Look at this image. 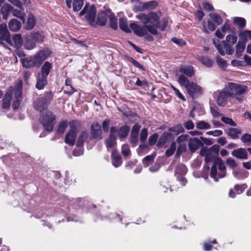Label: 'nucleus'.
Here are the masks:
<instances>
[{
	"label": "nucleus",
	"mask_w": 251,
	"mask_h": 251,
	"mask_svg": "<svg viewBox=\"0 0 251 251\" xmlns=\"http://www.w3.org/2000/svg\"><path fill=\"white\" fill-rule=\"evenodd\" d=\"M31 39H33L35 42H42L44 40V36L40 33H34L30 35Z\"/></svg>",
	"instance_id": "obj_50"
},
{
	"label": "nucleus",
	"mask_w": 251,
	"mask_h": 251,
	"mask_svg": "<svg viewBox=\"0 0 251 251\" xmlns=\"http://www.w3.org/2000/svg\"><path fill=\"white\" fill-rule=\"evenodd\" d=\"M176 149V144L175 142H173L170 146V147L166 151L165 154L168 157L172 155Z\"/></svg>",
	"instance_id": "obj_48"
},
{
	"label": "nucleus",
	"mask_w": 251,
	"mask_h": 251,
	"mask_svg": "<svg viewBox=\"0 0 251 251\" xmlns=\"http://www.w3.org/2000/svg\"><path fill=\"white\" fill-rule=\"evenodd\" d=\"M122 152L125 156H128L130 154V150L127 145H124L122 148Z\"/></svg>",
	"instance_id": "obj_64"
},
{
	"label": "nucleus",
	"mask_w": 251,
	"mask_h": 251,
	"mask_svg": "<svg viewBox=\"0 0 251 251\" xmlns=\"http://www.w3.org/2000/svg\"><path fill=\"white\" fill-rule=\"evenodd\" d=\"M21 27V23L16 19H12L9 22V28L11 31H17Z\"/></svg>",
	"instance_id": "obj_27"
},
{
	"label": "nucleus",
	"mask_w": 251,
	"mask_h": 251,
	"mask_svg": "<svg viewBox=\"0 0 251 251\" xmlns=\"http://www.w3.org/2000/svg\"><path fill=\"white\" fill-rule=\"evenodd\" d=\"M226 175V167L220 158H217L211 167L210 176L215 181Z\"/></svg>",
	"instance_id": "obj_3"
},
{
	"label": "nucleus",
	"mask_w": 251,
	"mask_h": 251,
	"mask_svg": "<svg viewBox=\"0 0 251 251\" xmlns=\"http://www.w3.org/2000/svg\"><path fill=\"white\" fill-rule=\"evenodd\" d=\"M12 90L9 89L6 93L3 99L2 107L6 109L10 106V103L12 100Z\"/></svg>",
	"instance_id": "obj_23"
},
{
	"label": "nucleus",
	"mask_w": 251,
	"mask_h": 251,
	"mask_svg": "<svg viewBox=\"0 0 251 251\" xmlns=\"http://www.w3.org/2000/svg\"><path fill=\"white\" fill-rule=\"evenodd\" d=\"M239 37L241 42L246 44L249 40L251 39V31L246 30L240 32Z\"/></svg>",
	"instance_id": "obj_31"
},
{
	"label": "nucleus",
	"mask_w": 251,
	"mask_h": 251,
	"mask_svg": "<svg viewBox=\"0 0 251 251\" xmlns=\"http://www.w3.org/2000/svg\"><path fill=\"white\" fill-rule=\"evenodd\" d=\"M186 90L190 96L197 97L202 94V88L194 82H191L186 88Z\"/></svg>",
	"instance_id": "obj_12"
},
{
	"label": "nucleus",
	"mask_w": 251,
	"mask_h": 251,
	"mask_svg": "<svg viewBox=\"0 0 251 251\" xmlns=\"http://www.w3.org/2000/svg\"><path fill=\"white\" fill-rule=\"evenodd\" d=\"M245 48V43L239 41L237 43L236 48V53L238 56L241 55L242 52L244 51Z\"/></svg>",
	"instance_id": "obj_41"
},
{
	"label": "nucleus",
	"mask_w": 251,
	"mask_h": 251,
	"mask_svg": "<svg viewBox=\"0 0 251 251\" xmlns=\"http://www.w3.org/2000/svg\"><path fill=\"white\" fill-rule=\"evenodd\" d=\"M15 98L12 103V107L13 109H17L20 104L22 98V86L20 84V88H18L15 91L14 93Z\"/></svg>",
	"instance_id": "obj_17"
},
{
	"label": "nucleus",
	"mask_w": 251,
	"mask_h": 251,
	"mask_svg": "<svg viewBox=\"0 0 251 251\" xmlns=\"http://www.w3.org/2000/svg\"><path fill=\"white\" fill-rule=\"evenodd\" d=\"M91 139L100 140L102 138L101 126L98 123H93L91 126Z\"/></svg>",
	"instance_id": "obj_14"
},
{
	"label": "nucleus",
	"mask_w": 251,
	"mask_h": 251,
	"mask_svg": "<svg viewBox=\"0 0 251 251\" xmlns=\"http://www.w3.org/2000/svg\"><path fill=\"white\" fill-rule=\"evenodd\" d=\"M147 136L148 130L146 128H144L142 129L140 133V138L141 141L143 142H144L146 140Z\"/></svg>",
	"instance_id": "obj_60"
},
{
	"label": "nucleus",
	"mask_w": 251,
	"mask_h": 251,
	"mask_svg": "<svg viewBox=\"0 0 251 251\" xmlns=\"http://www.w3.org/2000/svg\"><path fill=\"white\" fill-rule=\"evenodd\" d=\"M13 39L16 46L17 47H20L21 46L22 44V38L20 34H15L13 37Z\"/></svg>",
	"instance_id": "obj_51"
},
{
	"label": "nucleus",
	"mask_w": 251,
	"mask_h": 251,
	"mask_svg": "<svg viewBox=\"0 0 251 251\" xmlns=\"http://www.w3.org/2000/svg\"><path fill=\"white\" fill-rule=\"evenodd\" d=\"M117 130L115 126H112L110 128V134L108 138L104 141L107 149L112 148L116 144V138Z\"/></svg>",
	"instance_id": "obj_13"
},
{
	"label": "nucleus",
	"mask_w": 251,
	"mask_h": 251,
	"mask_svg": "<svg viewBox=\"0 0 251 251\" xmlns=\"http://www.w3.org/2000/svg\"><path fill=\"white\" fill-rule=\"evenodd\" d=\"M44 61L41 56L37 53L33 57L22 59V64L25 68H30L33 66H39Z\"/></svg>",
	"instance_id": "obj_10"
},
{
	"label": "nucleus",
	"mask_w": 251,
	"mask_h": 251,
	"mask_svg": "<svg viewBox=\"0 0 251 251\" xmlns=\"http://www.w3.org/2000/svg\"><path fill=\"white\" fill-rule=\"evenodd\" d=\"M24 46L25 48L28 50H32L35 47V42L33 39H31V36L27 39L25 43Z\"/></svg>",
	"instance_id": "obj_40"
},
{
	"label": "nucleus",
	"mask_w": 251,
	"mask_h": 251,
	"mask_svg": "<svg viewBox=\"0 0 251 251\" xmlns=\"http://www.w3.org/2000/svg\"><path fill=\"white\" fill-rule=\"evenodd\" d=\"M83 5V0H74L73 7L74 11L80 10Z\"/></svg>",
	"instance_id": "obj_42"
},
{
	"label": "nucleus",
	"mask_w": 251,
	"mask_h": 251,
	"mask_svg": "<svg viewBox=\"0 0 251 251\" xmlns=\"http://www.w3.org/2000/svg\"><path fill=\"white\" fill-rule=\"evenodd\" d=\"M129 131V128L127 126L122 127L118 131H117V134L118 133L120 138H125L127 136Z\"/></svg>",
	"instance_id": "obj_44"
},
{
	"label": "nucleus",
	"mask_w": 251,
	"mask_h": 251,
	"mask_svg": "<svg viewBox=\"0 0 251 251\" xmlns=\"http://www.w3.org/2000/svg\"><path fill=\"white\" fill-rule=\"evenodd\" d=\"M200 153L201 155L205 156V161L206 163H208L211 161H213L214 162L215 160L217 158H216L215 154L211 152L210 151H209L208 149L206 147L202 148L201 150Z\"/></svg>",
	"instance_id": "obj_15"
},
{
	"label": "nucleus",
	"mask_w": 251,
	"mask_h": 251,
	"mask_svg": "<svg viewBox=\"0 0 251 251\" xmlns=\"http://www.w3.org/2000/svg\"><path fill=\"white\" fill-rule=\"evenodd\" d=\"M154 158V155H153L147 156L143 160V163L145 166L147 167L153 162Z\"/></svg>",
	"instance_id": "obj_53"
},
{
	"label": "nucleus",
	"mask_w": 251,
	"mask_h": 251,
	"mask_svg": "<svg viewBox=\"0 0 251 251\" xmlns=\"http://www.w3.org/2000/svg\"><path fill=\"white\" fill-rule=\"evenodd\" d=\"M236 36L232 35H228L226 37V40L223 41L221 43L218 40H213V44L219 53L222 55H224L225 53L224 50H226V52L229 54L233 53L234 50L232 46L235 44L237 41Z\"/></svg>",
	"instance_id": "obj_1"
},
{
	"label": "nucleus",
	"mask_w": 251,
	"mask_h": 251,
	"mask_svg": "<svg viewBox=\"0 0 251 251\" xmlns=\"http://www.w3.org/2000/svg\"><path fill=\"white\" fill-rule=\"evenodd\" d=\"M178 82L180 85L184 86L185 88L191 83L187 77L183 74H181L178 76Z\"/></svg>",
	"instance_id": "obj_35"
},
{
	"label": "nucleus",
	"mask_w": 251,
	"mask_h": 251,
	"mask_svg": "<svg viewBox=\"0 0 251 251\" xmlns=\"http://www.w3.org/2000/svg\"><path fill=\"white\" fill-rule=\"evenodd\" d=\"M179 72L188 77H191L194 74V68L191 66H182L179 68Z\"/></svg>",
	"instance_id": "obj_22"
},
{
	"label": "nucleus",
	"mask_w": 251,
	"mask_h": 251,
	"mask_svg": "<svg viewBox=\"0 0 251 251\" xmlns=\"http://www.w3.org/2000/svg\"><path fill=\"white\" fill-rule=\"evenodd\" d=\"M86 15V18L89 23L92 26H95L96 23L95 21V17L96 14V10L93 5L90 7H87L85 5L83 9L80 12V15L82 16Z\"/></svg>",
	"instance_id": "obj_9"
},
{
	"label": "nucleus",
	"mask_w": 251,
	"mask_h": 251,
	"mask_svg": "<svg viewBox=\"0 0 251 251\" xmlns=\"http://www.w3.org/2000/svg\"><path fill=\"white\" fill-rule=\"evenodd\" d=\"M119 26L120 28L126 33L131 32L130 28L127 24V20L126 18H122L120 19Z\"/></svg>",
	"instance_id": "obj_32"
},
{
	"label": "nucleus",
	"mask_w": 251,
	"mask_h": 251,
	"mask_svg": "<svg viewBox=\"0 0 251 251\" xmlns=\"http://www.w3.org/2000/svg\"><path fill=\"white\" fill-rule=\"evenodd\" d=\"M47 77L38 75L36 87L38 89L41 90L47 84Z\"/></svg>",
	"instance_id": "obj_28"
},
{
	"label": "nucleus",
	"mask_w": 251,
	"mask_h": 251,
	"mask_svg": "<svg viewBox=\"0 0 251 251\" xmlns=\"http://www.w3.org/2000/svg\"><path fill=\"white\" fill-rule=\"evenodd\" d=\"M136 18L141 20L144 25H156L157 28L158 27L159 17L154 12H151L147 15L142 13L136 15Z\"/></svg>",
	"instance_id": "obj_4"
},
{
	"label": "nucleus",
	"mask_w": 251,
	"mask_h": 251,
	"mask_svg": "<svg viewBox=\"0 0 251 251\" xmlns=\"http://www.w3.org/2000/svg\"><path fill=\"white\" fill-rule=\"evenodd\" d=\"M13 7L10 4L6 3L2 5L0 9V13L3 16V18L6 20L8 18L9 12L12 10Z\"/></svg>",
	"instance_id": "obj_26"
},
{
	"label": "nucleus",
	"mask_w": 251,
	"mask_h": 251,
	"mask_svg": "<svg viewBox=\"0 0 251 251\" xmlns=\"http://www.w3.org/2000/svg\"><path fill=\"white\" fill-rule=\"evenodd\" d=\"M231 154L234 157L240 159H246L248 156L246 150L242 148L234 150L232 151Z\"/></svg>",
	"instance_id": "obj_19"
},
{
	"label": "nucleus",
	"mask_w": 251,
	"mask_h": 251,
	"mask_svg": "<svg viewBox=\"0 0 251 251\" xmlns=\"http://www.w3.org/2000/svg\"><path fill=\"white\" fill-rule=\"evenodd\" d=\"M0 35L1 36L0 37V44H2L3 41H8L9 39V33L6 24L0 25Z\"/></svg>",
	"instance_id": "obj_18"
},
{
	"label": "nucleus",
	"mask_w": 251,
	"mask_h": 251,
	"mask_svg": "<svg viewBox=\"0 0 251 251\" xmlns=\"http://www.w3.org/2000/svg\"><path fill=\"white\" fill-rule=\"evenodd\" d=\"M198 59L201 62L202 64L207 67H211L214 63L213 61H212L208 57L202 55L199 56Z\"/></svg>",
	"instance_id": "obj_33"
},
{
	"label": "nucleus",
	"mask_w": 251,
	"mask_h": 251,
	"mask_svg": "<svg viewBox=\"0 0 251 251\" xmlns=\"http://www.w3.org/2000/svg\"><path fill=\"white\" fill-rule=\"evenodd\" d=\"M187 173V168L185 165L182 164H178L175 171V174L183 176Z\"/></svg>",
	"instance_id": "obj_36"
},
{
	"label": "nucleus",
	"mask_w": 251,
	"mask_h": 251,
	"mask_svg": "<svg viewBox=\"0 0 251 251\" xmlns=\"http://www.w3.org/2000/svg\"><path fill=\"white\" fill-rule=\"evenodd\" d=\"M108 17H109V16L105 12H99L98 15L97 21L96 22V25H104L107 23Z\"/></svg>",
	"instance_id": "obj_21"
},
{
	"label": "nucleus",
	"mask_w": 251,
	"mask_h": 251,
	"mask_svg": "<svg viewBox=\"0 0 251 251\" xmlns=\"http://www.w3.org/2000/svg\"><path fill=\"white\" fill-rule=\"evenodd\" d=\"M227 88L231 91L230 93L234 94L232 97L235 98L240 101L241 100V99L238 96L241 95L248 91V87L245 85L233 82L228 83L227 85Z\"/></svg>",
	"instance_id": "obj_5"
},
{
	"label": "nucleus",
	"mask_w": 251,
	"mask_h": 251,
	"mask_svg": "<svg viewBox=\"0 0 251 251\" xmlns=\"http://www.w3.org/2000/svg\"><path fill=\"white\" fill-rule=\"evenodd\" d=\"M169 130L176 135L184 132V129L181 124L172 126L169 128Z\"/></svg>",
	"instance_id": "obj_34"
},
{
	"label": "nucleus",
	"mask_w": 251,
	"mask_h": 251,
	"mask_svg": "<svg viewBox=\"0 0 251 251\" xmlns=\"http://www.w3.org/2000/svg\"><path fill=\"white\" fill-rule=\"evenodd\" d=\"M51 68V64L49 62H46L42 67L41 73L39 75L47 77L50 73Z\"/></svg>",
	"instance_id": "obj_30"
},
{
	"label": "nucleus",
	"mask_w": 251,
	"mask_h": 251,
	"mask_svg": "<svg viewBox=\"0 0 251 251\" xmlns=\"http://www.w3.org/2000/svg\"><path fill=\"white\" fill-rule=\"evenodd\" d=\"M188 135L186 134H181L176 139V142L178 144H181L187 140L188 138Z\"/></svg>",
	"instance_id": "obj_63"
},
{
	"label": "nucleus",
	"mask_w": 251,
	"mask_h": 251,
	"mask_svg": "<svg viewBox=\"0 0 251 251\" xmlns=\"http://www.w3.org/2000/svg\"><path fill=\"white\" fill-rule=\"evenodd\" d=\"M234 23L241 28L245 26L246 21L245 19L241 17H235L233 19Z\"/></svg>",
	"instance_id": "obj_46"
},
{
	"label": "nucleus",
	"mask_w": 251,
	"mask_h": 251,
	"mask_svg": "<svg viewBox=\"0 0 251 251\" xmlns=\"http://www.w3.org/2000/svg\"><path fill=\"white\" fill-rule=\"evenodd\" d=\"M196 127L199 129H208L211 128V126L206 122L201 121L197 123Z\"/></svg>",
	"instance_id": "obj_43"
},
{
	"label": "nucleus",
	"mask_w": 251,
	"mask_h": 251,
	"mask_svg": "<svg viewBox=\"0 0 251 251\" xmlns=\"http://www.w3.org/2000/svg\"><path fill=\"white\" fill-rule=\"evenodd\" d=\"M45 129L49 131H52L55 120V115L51 112L48 111L40 119Z\"/></svg>",
	"instance_id": "obj_7"
},
{
	"label": "nucleus",
	"mask_w": 251,
	"mask_h": 251,
	"mask_svg": "<svg viewBox=\"0 0 251 251\" xmlns=\"http://www.w3.org/2000/svg\"><path fill=\"white\" fill-rule=\"evenodd\" d=\"M88 138V133L85 130L81 131L79 135L76 142V146L77 147H81L83 146L84 143L87 141Z\"/></svg>",
	"instance_id": "obj_25"
},
{
	"label": "nucleus",
	"mask_w": 251,
	"mask_h": 251,
	"mask_svg": "<svg viewBox=\"0 0 251 251\" xmlns=\"http://www.w3.org/2000/svg\"><path fill=\"white\" fill-rule=\"evenodd\" d=\"M209 16L210 17L211 20L218 25H221L223 22L222 18L216 13H210L209 14Z\"/></svg>",
	"instance_id": "obj_39"
},
{
	"label": "nucleus",
	"mask_w": 251,
	"mask_h": 251,
	"mask_svg": "<svg viewBox=\"0 0 251 251\" xmlns=\"http://www.w3.org/2000/svg\"><path fill=\"white\" fill-rule=\"evenodd\" d=\"M202 145L201 140L198 138H191L188 143V147L191 151L195 152Z\"/></svg>",
	"instance_id": "obj_16"
},
{
	"label": "nucleus",
	"mask_w": 251,
	"mask_h": 251,
	"mask_svg": "<svg viewBox=\"0 0 251 251\" xmlns=\"http://www.w3.org/2000/svg\"><path fill=\"white\" fill-rule=\"evenodd\" d=\"M216 62L221 68L224 69L226 66V61L220 57H217Z\"/></svg>",
	"instance_id": "obj_57"
},
{
	"label": "nucleus",
	"mask_w": 251,
	"mask_h": 251,
	"mask_svg": "<svg viewBox=\"0 0 251 251\" xmlns=\"http://www.w3.org/2000/svg\"><path fill=\"white\" fill-rule=\"evenodd\" d=\"M72 80L70 78H67L65 81V84L67 86H69L68 90L65 92L68 94H72L75 92V89L71 86Z\"/></svg>",
	"instance_id": "obj_49"
},
{
	"label": "nucleus",
	"mask_w": 251,
	"mask_h": 251,
	"mask_svg": "<svg viewBox=\"0 0 251 251\" xmlns=\"http://www.w3.org/2000/svg\"><path fill=\"white\" fill-rule=\"evenodd\" d=\"M79 130V126L78 125L75 123L71 124L69 130L66 135L65 143L71 146L74 145L76 139V134Z\"/></svg>",
	"instance_id": "obj_8"
},
{
	"label": "nucleus",
	"mask_w": 251,
	"mask_h": 251,
	"mask_svg": "<svg viewBox=\"0 0 251 251\" xmlns=\"http://www.w3.org/2000/svg\"><path fill=\"white\" fill-rule=\"evenodd\" d=\"M226 164L232 169L234 168L237 165L235 160L230 157L226 159Z\"/></svg>",
	"instance_id": "obj_59"
},
{
	"label": "nucleus",
	"mask_w": 251,
	"mask_h": 251,
	"mask_svg": "<svg viewBox=\"0 0 251 251\" xmlns=\"http://www.w3.org/2000/svg\"><path fill=\"white\" fill-rule=\"evenodd\" d=\"M227 133L232 139H235L239 137L241 131L239 129L231 127L227 130Z\"/></svg>",
	"instance_id": "obj_29"
},
{
	"label": "nucleus",
	"mask_w": 251,
	"mask_h": 251,
	"mask_svg": "<svg viewBox=\"0 0 251 251\" xmlns=\"http://www.w3.org/2000/svg\"><path fill=\"white\" fill-rule=\"evenodd\" d=\"M129 28L133 31V33L139 37H143L148 34L149 32L153 35H156L158 33L156 25H144L141 26L136 23H131L129 25Z\"/></svg>",
	"instance_id": "obj_2"
},
{
	"label": "nucleus",
	"mask_w": 251,
	"mask_h": 251,
	"mask_svg": "<svg viewBox=\"0 0 251 251\" xmlns=\"http://www.w3.org/2000/svg\"><path fill=\"white\" fill-rule=\"evenodd\" d=\"M202 23V31L206 33H208V30L213 31L216 28V26L215 24L210 20H208L207 22L203 21Z\"/></svg>",
	"instance_id": "obj_24"
},
{
	"label": "nucleus",
	"mask_w": 251,
	"mask_h": 251,
	"mask_svg": "<svg viewBox=\"0 0 251 251\" xmlns=\"http://www.w3.org/2000/svg\"><path fill=\"white\" fill-rule=\"evenodd\" d=\"M186 150V146L185 144H181L179 145V146L177 148V151H176V154L178 155H179L183 152H185Z\"/></svg>",
	"instance_id": "obj_61"
},
{
	"label": "nucleus",
	"mask_w": 251,
	"mask_h": 251,
	"mask_svg": "<svg viewBox=\"0 0 251 251\" xmlns=\"http://www.w3.org/2000/svg\"><path fill=\"white\" fill-rule=\"evenodd\" d=\"M158 5V3L156 1H148L143 4V7L148 9H153Z\"/></svg>",
	"instance_id": "obj_47"
},
{
	"label": "nucleus",
	"mask_w": 251,
	"mask_h": 251,
	"mask_svg": "<svg viewBox=\"0 0 251 251\" xmlns=\"http://www.w3.org/2000/svg\"><path fill=\"white\" fill-rule=\"evenodd\" d=\"M51 98L50 94H47L45 98H39L34 103L35 109L40 112L42 111L47 108L48 102L51 100Z\"/></svg>",
	"instance_id": "obj_11"
},
{
	"label": "nucleus",
	"mask_w": 251,
	"mask_h": 251,
	"mask_svg": "<svg viewBox=\"0 0 251 251\" xmlns=\"http://www.w3.org/2000/svg\"><path fill=\"white\" fill-rule=\"evenodd\" d=\"M110 26L114 29H117L118 28V24L116 18L112 14L109 15Z\"/></svg>",
	"instance_id": "obj_45"
},
{
	"label": "nucleus",
	"mask_w": 251,
	"mask_h": 251,
	"mask_svg": "<svg viewBox=\"0 0 251 251\" xmlns=\"http://www.w3.org/2000/svg\"><path fill=\"white\" fill-rule=\"evenodd\" d=\"M67 126L68 124L67 121H63L61 122L58 126L57 132L60 134H63L66 130Z\"/></svg>",
	"instance_id": "obj_52"
},
{
	"label": "nucleus",
	"mask_w": 251,
	"mask_h": 251,
	"mask_svg": "<svg viewBox=\"0 0 251 251\" xmlns=\"http://www.w3.org/2000/svg\"><path fill=\"white\" fill-rule=\"evenodd\" d=\"M37 53L41 56V58L44 61L50 56V51L48 50H43L39 51Z\"/></svg>",
	"instance_id": "obj_54"
},
{
	"label": "nucleus",
	"mask_w": 251,
	"mask_h": 251,
	"mask_svg": "<svg viewBox=\"0 0 251 251\" xmlns=\"http://www.w3.org/2000/svg\"><path fill=\"white\" fill-rule=\"evenodd\" d=\"M221 120L226 124H228L232 126H235L236 125V123L232 120V119L229 118L222 117Z\"/></svg>",
	"instance_id": "obj_58"
},
{
	"label": "nucleus",
	"mask_w": 251,
	"mask_h": 251,
	"mask_svg": "<svg viewBox=\"0 0 251 251\" xmlns=\"http://www.w3.org/2000/svg\"><path fill=\"white\" fill-rule=\"evenodd\" d=\"M135 81V84L138 86L142 87L146 84V81L145 80H141L138 77H133L132 81L134 82Z\"/></svg>",
	"instance_id": "obj_56"
},
{
	"label": "nucleus",
	"mask_w": 251,
	"mask_h": 251,
	"mask_svg": "<svg viewBox=\"0 0 251 251\" xmlns=\"http://www.w3.org/2000/svg\"><path fill=\"white\" fill-rule=\"evenodd\" d=\"M12 14L13 16L16 17L21 20L23 22L25 21V13L24 11L17 9H12Z\"/></svg>",
	"instance_id": "obj_38"
},
{
	"label": "nucleus",
	"mask_w": 251,
	"mask_h": 251,
	"mask_svg": "<svg viewBox=\"0 0 251 251\" xmlns=\"http://www.w3.org/2000/svg\"><path fill=\"white\" fill-rule=\"evenodd\" d=\"M36 23V19L35 17L30 14L28 16L27 21V25L26 26V28L27 29H31L33 28Z\"/></svg>",
	"instance_id": "obj_37"
},
{
	"label": "nucleus",
	"mask_w": 251,
	"mask_h": 251,
	"mask_svg": "<svg viewBox=\"0 0 251 251\" xmlns=\"http://www.w3.org/2000/svg\"><path fill=\"white\" fill-rule=\"evenodd\" d=\"M241 141L248 145H251V135L244 134L241 138Z\"/></svg>",
	"instance_id": "obj_55"
},
{
	"label": "nucleus",
	"mask_w": 251,
	"mask_h": 251,
	"mask_svg": "<svg viewBox=\"0 0 251 251\" xmlns=\"http://www.w3.org/2000/svg\"><path fill=\"white\" fill-rule=\"evenodd\" d=\"M171 88L174 90L175 95L180 100H185V98L182 96V95L181 94V93L179 91V90L176 88L175 87H174L173 85H171Z\"/></svg>",
	"instance_id": "obj_62"
},
{
	"label": "nucleus",
	"mask_w": 251,
	"mask_h": 251,
	"mask_svg": "<svg viewBox=\"0 0 251 251\" xmlns=\"http://www.w3.org/2000/svg\"><path fill=\"white\" fill-rule=\"evenodd\" d=\"M111 156L113 165L116 168L120 166L122 164V161L121 155H120L118 151H117L116 150L113 151Z\"/></svg>",
	"instance_id": "obj_20"
},
{
	"label": "nucleus",
	"mask_w": 251,
	"mask_h": 251,
	"mask_svg": "<svg viewBox=\"0 0 251 251\" xmlns=\"http://www.w3.org/2000/svg\"><path fill=\"white\" fill-rule=\"evenodd\" d=\"M234 95L228 90L217 91L214 93L213 96L219 106H225L227 103V99Z\"/></svg>",
	"instance_id": "obj_6"
}]
</instances>
